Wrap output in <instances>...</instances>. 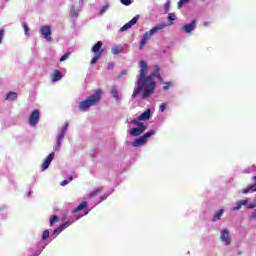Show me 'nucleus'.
Returning a JSON list of instances; mask_svg holds the SVG:
<instances>
[{
    "label": "nucleus",
    "instance_id": "nucleus-43",
    "mask_svg": "<svg viewBox=\"0 0 256 256\" xmlns=\"http://www.w3.org/2000/svg\"><path fill=\"white\" fill-rule=\"evenodd\" d=\"M60 133H63L64 135H66L67 130H65V129H63V128H62V130H61V132H60Z\"/></svg>",
    "mask_w": 256,
    "mask_h": 256
},
{
    "label": "nucleus",
    "instance_id": "nucleus-9",
    "mask_svg": "<svg viewBox=\"0 0 256 256\" xmlns=\"http://www.w3.org/2000/svg\"><path fill=\"white\" fill-rule=\"evenodd\" d=\"M53 159H55V153H50L42 163V171H46V169H49V166L51 165Z\"/></svg>",
    "mask_w": 256,
    "mask_h": 256
},
{
    "label": "nucleus",
    "instance_id": "nucleus-10",
    "mask_svg": "<svg viewBox=\"0 0 256 256\" xmlns=\"http://www.w3.org/2000/svg\"><path fill=\"white\" fill-rule=\"evenodd\" d=\"M73 223H75V220L61 224L58 228H56L53 231V235H59V233H62L63 231H65V229H67V227H69L70 225H73Z\"/></svg>",
    "mask_w": 256,
    "mask_h": 256
},
{
    "label": "nucleus",
    "instance_id": "nucleus-18",
    "mask_svg": "<svg viewBox=\"0 0 256 256\" xmlns=\"http://www.w3.org/2000/svg\"><path fill=\"white\" fill-rule=\"evenodd\" d=\"M101 47H103V42L102 41H98L91 49L92 53H100L99 51H101Z\"/></svg>",
    "mask_w": 256,
    "mask_h": 256
},
{
    "label": "nucleus",
    "instance_id": "nucleus-39",
    "mask_svg": "<svg viewBox=\"0 0 256 256\" xmlns=\"http://www.w3.org/2000/svg\"><path fill=\"white\" fill-rule=\"evenodd\" d=\"M65 185H69V180H64L61 182L62 187H65Z\"/></svg>",
    "mask_w": 256,
    "mask_h": 256
},
{
    "label": "nucleus",
    "instance_id": "nucleus-3",
    "mask_svg": "<svg viewBox=\"0 0 256 256\" xmlns=\"http://www.w3.org/2000/svg\"><path fill=\"white\" fill-rule=\"evenodd\" d=\"M102 95H103V91L101 89L96 90L94 94H92L86 100L79 103L78 109L80 111H87L89 107H93V105H97V103L101 101Z\"/></svg>",
    "mask_w": 256,
    "mask_h": 256
},
{
    "label": "nucleus",
    "instance_id": "nucleus-13",
    "mask_svg": "<svg viewBox=\"0 0 256 256\" xmlns=\"http://www.w3.org/2000/svg\"><path fill=\"white\" fill-rule=\"evenodd\" d=\"M63 79V74L59 70H54V73L52 74L51 81L53 83H56V81H61Z\"/></svg>",
    "mask_w": 256,
    "mask_h": 256
},
{
    "label": "nucleus",
    "instance_id": "nucleus-7",
    "mask_svg": "<svg viewBox=\"0 0 256 256\" xmlns=\"http://www.w3.org/2000/svg\"><path fill=\"white\" fill-rule=\"evenodd\" d=\"M220 240L225 245H231V235L229 234V230L223 229L220 234Z\"/></svg>",
    "mask_w": 256,
    "mask_h": 256
},
{
    "label": "nucleus",
    "instance_id": "nucleus-24",
    "mask_svg": "<svg viewBox=\"0 0 256 256\" xmlns=\"http://www.w3.org/2000/svg\"><path fill=\"white\" fill-rule=\"evenodd\" d=\"M250 191H256V184L250 185L248 188L243 189L242 193L244 195H247V193H249Z\"/></svg>",
    "mask_w": 256,
    "mask_h": 256
},
{
    "label": "nucleus",
    "instance_id": "nucleus-25",
    "mask_svg": "<svg viewBox=\"0 0 256 256\" xmlns=\"http://www.w3.org/2000/svg\"><path fill=\"white\" fill-rule=\"evenodd\" d=\"M112 53L113 55H119V53H123V47L113 46Z\"/></svg>",
    "mask_w": 256,
    "mask_h": 256
},
{
    "label": "nucleus",
    "instance_id": "nucleus-15",
    "mask_svg": "<svg viewBox=\"0 0 256 256\" xmlns=\"http://www.w3.org/2000/svg\"><path fill=\"white\" fill-rule=\"evenodd\" d=\"M249 204V200H242V201H238L236 202V206H234L232 208V211H239V209H241V206L243 205L244 207H247V205Z\"/></svg>",
    "mask_w": 256,
    "mask_h": 256
},
{
    "label": "nucleus",
    "instance_id": "nucleus-42",
    "mask_svg": "<svg viewBox=\"0 0 256 256\" xmlns=\"http://www.w3.org/2000/svg\"><path fill=\"white\" fill-rule=\"evenodd\" d=\"M68 127H69V123H65L62 129H65V131H67Z\"/></svg>",
    "mask_w": 256,
    "mask_h": 256
},
{
    "label": "nucleus",
    "instance_id": "nucleus-44",
    "mask_svg": "<svg viewBox=\"0 0 256 256\" xmlns=\"http://www.w3.org/2000/svg\"><path fill=\"white\" fill-rule=\"evenodd\" d=\"M70 181H73V176H70Z\"/></svg>",
    "mask_w": 256,
    "mask_h": 256
},
{
    "label": "nucleus",
    "instance_id": "nucleus-16",
    "mask_svg": "<svg viewBox=\"0 0 256 256\" xmlns=\"http://www.w3.org/2000/svg\"><path fill=\"white\" fill-rule=\"evenodd\" d=\"M17 97H19V95L16 92L10 91L6 95V101H17Z\"/></svg>",
    "mask_w": 256,
    "mask_h": 256
},
{
    "label": "nucleus",
    "instance_id": "nucleus-38",
    "mask_svg": "<svg viewBox=\"0 0 256 256\" xmlns=\"http://www.w3.org/2000/svg\"><path fill=\"white\" fill-rule=\"evenodd\" d=\"M115 67V64L113 62L108 63L107 69L108 71H111Z\"/></svg>",
    "mask_w": 256,
    "mask_h": 256
},
{
    "label": "nucleus",
    "instance_id": "nucleus-2",
    "mask_svg": "<svg viewBox=\"0 0 256 256\" xmlns=\"http://www.w3.org/2000/svg\"><path fill=\"white\" fill-rule=\"evenodd\" d=\"M175 19H177V15H175V13H169L168 24L165 22L160 23L157 26L150 29L149 31L145 32L139 43L140 51H143V47L147 45V41L151 40V38L153 37V35H155V33L162 31V29H165L167 25H173V21H175Z\"/></svg>",
    "mask_w": 256,
    "mask_h": 256
},
{
    "label": "nucleus",
    "instance_id": "nucleus-34",
    "mask_svg": "<svg viewBox=\"0 0 256 256\" xmlns=\"http://www.w3.org/2000/svg\"><path fill=\"white\" fill-rule=\"evenodd\" d=\"M120 3H122V5L129 6L133 3V0H120Z\"/></svg>",
    "mask_w": 256,
    "mask_h": 256
},
{
    "label": "nucleus",
    "instance_id": "nucleus-14",
    "mask_svg": "<svg viewBox=\"0 0 256 256\" xmlns=\"http://www.w3.org/2000/svg\"><path fill=\"white\" fill-rule=\"evenodd\" d=\"M151 118V110L147 109L146 111H144L139 117V121H148V119Z\"/></svg>",
    "mask_w": 256,
    "mask_h": 256
},
{
    "label": "nucleus",
    "instance_id": "nucleus-37",
    "mask_svg": "<svg viewBox=\"0 0 256 256\" xmlns=\"http://www.w3.org/2000/svg\"><path fill=\"white\" fill-rule=\"evenodd\" d=\"M165 109H167V103H162L159 107V111H161L163 113V111H165Z\"/></svg>",
    "mask_w": 256,
    "mask_h": 256
},
{
    "label": "nucleus",
    "instance_id": "nucleus-32",
    "mask_svg": "<svg viewBox=\"0 0 256 256\" xmlns=\"http://www.w3.org/2000/svg\"><path fill=\"white\" fill-rule=\"evenodd\" d=\"M71 56V52H68L66 54H64L61 58H60V63H63V61H67V59Z\"/></svg>",
    "mask_w": 256,
    "mask_h": 256
},
{
    "label": "nucleus",
    "instance_id": "nucleus-20",
    "mask_svg": "<svg viewBox=\"0 0 256 256\" xmlns=\"http://www.w3.org/2000/svg\"><path fill=\"white\" fill-rule=\"evenodd\" d=\"M101 55H103V50H101L100 52H98L94 55V57L90 61L91 65H95V63H97V61H99V59H101Z\"/></svg>",
    "mask_w": 256,
    "mask_h": 256
},
{
    "label": "nucleus",
    "instance_id": "nucleus-4",
    "mask_svg": "<svg viewBox=\"0 0 256 256\" xmlns=\"http://www.w3.org/2000/svg\"><path fill=\"white\" fill-rule=\"evenodd\" d=\"M155 133H156L155 130H150L147 133H145L143 136L136 138L132 143L133 147H141V145H145L149 137H152V135H155Z\"/></svg>",
    "mask_w": 256,
    "mask_h": 256
},
{
    "label": "nucleus",
    "instance_id": "nucleus-36",
    "mask_svg": "<svg viewBox=\"0 0 256 256\" xmlns=\"http://www.w3.org/2000/svg\"><path fill=\"white\" fill-rule=\"evenodd\" d=\"M3 37H5V30L4 29H0V45L3 41Z\"/></svg>",
    "mask_w": 256,
    "mask_h": 256
},
{
    "label": "nucleus",
    "instance_id": "nucleus-1",
    "mask_svg": "<svg viewBox=\"0 0 256 256\" xmlns=\"http://www.w3.org/2000/svg\"><path fill=\"white\" fill-rule=\"evenodd\" d=\"M161 68L159 65L154 66V71L150 76L147 75V62L145 60H140V73L138 75V80L136 82V87L132 93V99H135L141 91H143L142 99H149L153 93H155V80L154 77H157L159 81H163V77H161Z\"/></svg>",
    "mask_w": 256,
    "mask_h": 256
},
{
    "label": "nucleus",
    "instance_id": "nucleus-35",
    "mask_svg": "<svg viewBox=\"0 0 256 256\" xmlns=\"http://www.w3.org/2000/svg\"><path fill=\"white\" fill-rule=\"evenodd\" d=\"M23 29H24L25 35H29V26L27 25V23L23 24Z\"/></svg>",
    "mask_w": 256,
    "mask_h": 256
},
{
    "label": "nucleus",
    "instance_id": "nucleus-45",
    "mask_svg": "<svg viewBox=\"0 0 256 256\" xmlns=\"http://www.w3.org/2000/svg\"><path fill=\"white\" fill-rule=\"evenodd\" d=\"M254 181H256V176L253 177Z\"/></svg>",
    "mask_w": 256,
    "mask_h": 256
},
{
    "label": "nucleus",
    "instance_id": "nucleus-33",
    "mask_svg": "<svg viewBox=\"0 0 256 256\" xmlns=\"http://www.w3.org/2000/svg\"><path fill=\"white\" fill-rule=\"evenodd\" d=\"M49 235H50L49 230H45L42 234V240L46 241V239H49Z\"/></svg>",
    "mask_w": 256,
    "mask_h": 256
},
{
    "label": "nucleus",
    "instance_id": "nucleus-23",
    "mask_svg": "<svg viewBox=\"0 0 256 256\" xmlns=\"http://www.w3.org/2000/svg\"><path fill=\"white\" fill-rule=\"evenodd\" d=\"M64 138H65V134L60 132V135L58 137V141H57V144H56V151H59V149H61V141H63Z\"/></svg>",
    "mask_w": 256,
    "mask_h": 256
},
{
    "label": "nucleus",
    "instance_id": "nucleus-6",
    "mask_svg": "<svg viewBox=\"0 0 256 256\" xmlns=\"http://www.w3.org/2000/svg\"><path fill=\"white\" fill-rule=\"evenodd\" d=\"M40 33H41L43 39H46V41H53V37H51V27L42 26L40 28Z\"/></svg>",
    "mask_w": 256,
    "mask_h": 256
},
{
    "label": "nucleus",
    "instance_id": "nucleus-27",
    "mask_svg": "<svg viewBox=\"0 0 256 256\" xmlns=\"http://www.w3.org/2000/svg\"><path fill=\"white\" fill-rule=\"evenodd\" d=\"M131 123H133V125H137V127H145V124H143L139 118L131 120Z\"/></svg>",
    "mask_w": 256,
    "mask_h": 256
},
{
    "label": "nucleus",
    "instance_id": "nucleus-28",
    "mask_svg": "<svg viewBox=\"0 0 256 256\" xmlns=\"http://www.w3.org/2000/svg\"><path fill=\"white\" fill-rule=\"evenodd\" d=\"M58 221H59V216L52 215L50 218V225L53 226V225H55V223H58Z\"/></svg>",
    "mask_w": 256,
    "mask_h": 256
},
{
    "label": "nucleus",
    "instance_id": "nucleus-41",
    "mask_svg": "<svg viewBox=\"0 0 256 256\" xmlns=\"http://www.w3.org/2000/svg\"><path fill=\"white\" fill-rule=\"evenodd\" d=\"M250 219H256V209L252 212Z\"/></svg>",
    "mask_w": 256,
    "mask_h": 256
},
{
    "label": "nucleus",
    "instance_id": "nucleus-12",
    "mask_svg": "<svg viewBox=\"0 0 256 256\" xmlns=\"http://www.w3.org/2000/svg\"><path fill=\"white\" fill-rule=\"evenodd\" d=\"M195 27H197V21L193 20L191 23L184 25L182 29L185 33H191Z\"/></svg>",
    "mask_w": 256,
    "mask_h": 256
},
{
    "label": "nucleus",
    "instance_id": "nucleus-8",
    "mask_svg": "<svg viewBox=\"0 0 256 256\" xmlns=\"http://www.w3.org/2000/svg\"><path fill=\"white\" fill-rule=\"evenodd\" d=\"M147 130V126H138L137 128H133L130 130V135L132 137H139V135H143Z\"/></svg>",
    "mask_w": 256,
    "mask_h": 256
},
{
    "label": "nucleus",
    "instance_id": "nucleus-31",
    "mask_svg": "<svg viewBox=\"0 0 256 256\" xmlns=\"http://www.w3.org/2000/svg\"><path fill=\"white\" fill-rule=\"evenodd\" d=\"M107 9H109V4H106L100 9L99 15H104L107 12Z\"/></svg>",
    "mask_w": 256,
    "mask_h": 256
},
{
    "label": "nucleus",
    "instance_id": "nucleus-40",
    "mask_svg": "<svg viewBox=\"0 0 256 256\" xmlns=\"http://www.w3.org/2000/svg\"><path fill=\"white\" fill-rule=\"evenodd\" d=\"M256 208V204L252 203L250 205H248L247 209H255Z\"/></svg>",
    "mask_w": 256,
    "mask_h": 256
},
{
    "label": "nucleus",
    "instance_id": "nucleus-26",
    "mask_svg": "<svg viewBox=\"0 0 256 256\" xmlns=\"http://www.w3.org/2000/svg\"><path fill=\"white\" fill-rule=\"evenodd\" d=\"M70 17H79V10L72 6L70 9Z\"/></svg>",
    "mask_w": 256,
    "mask_h": 256
},
{
    "label": "nucleus",
    "instance_id": "nucleus-11",
    "mask_svg": "<svg viewBox=\"0 0 256 256\" xmlns=\"http://www.w3.org/2000/svg\"><path fill=\"white\" fill-rule=\"evenodd\" d=\"M139 21V15L133 17L129 22H127L123 27H121L120 31H127L131 29L133 25H136Z\"/></svg>",
    "mask_w": 256,
    "mask_h": 256
},
{
    "label": "nucleus",
    "instance_id": "nucleus-29",
    "mask_svg": "<svg viewBox=\"0 0 256 256\" xmlns=\"http://www.w3.org/2000/svg\"><path fill=\"white\" fill-rule=\"evenodd\" d=\"M173 86L172 82H165L163 86V91H169V89Z\"/></svg>",
    "mask_w": 256,
    "mask_h": 256
},
{
    "label": "nucleus",
    "instance_id": "nucleus-17",
    "mask_svg": "<svg viewBox=\"0 0 256 256\" xmlns=\"http://www.w3.org/2000/svg\"><path fill=\"white\" fill-rule=\"evenodd\" d=\"M87 205H88L87 201H83L74 210H72V213H79V211H83V209H87Z\"/></svg>",
    "mask_w": 256,
    "mask_h": 256
},
{
    "label": "nucleus",
    "instance_id": "nucleus-30",
    "mask_svg": "<svg viewBox=\"0 0 256 256\" xmlns=\"http://www.w3.org/2000/svg\"><path fill=\"white\" fill-rule=\"evenodd\" d=\"M170 7H171V0H167L166 4L164 5L165 13H169Z\"/></svg>",
    "mask_w": 256,
    "mask_h": 256
},
{
    "label": "nucleus",
    "instance_id": "nucleus-22",
    "mask_svg": "<svg viewBox=\"0 0 256 256\" xmlns=\"http://www.w3.org/2000/svg\"><path fill=\"white\" fill-rule=\"evenodd\" d=\"M111 95L116 99V101H119V90H117V86H112L111 88Z\"/></svg>",
    "mask_w": 256,
    "mask_h": 256
},
{
    "label": "nucleus",
    "instance_id": "nucleus-21",
    "mask_svg": "<svg viewBox=\"0 0 256 256\" xmlns=\"http://www.w3.org/2000/svg\"><path fill=\"white\" fill-rule=\"evenodd\" d=\"M223 213H225V210H223V209H220L219 211H217V212L214 214V217L212 218V221H213V222L219 221V219H221V217H223Z\"/></svg>",
    "mask_w": 256,
    "mask_h": 256
},
{
    "label": "nucleus",
    "instance_id": "nucleus-5",
    "mask_svg": "<svg viewBox=\"0 0 256 256\" xmlns=\"http://www.w3.org/2000/svg\"><path fill=\"white\" fill-rule=\"evenodd\" d=\"M39 119H41V112L39 110H33L29 116L28 123L31 127H35L39 123Z\"/></svg>",
    "mask_w": 256,
    "mask_h": 256
},
{
    "label": "nucleus",
    "instance_id": "nucleus-19",
    "mask_svg": "<svg viewBox=\"0 0 256 256\" xmlns=\"http://www.w3.org/2000/svg\"><path fill=\"white\" fill-rule=\"evenodd\" d=\"M103 189V187L96 188L88 195L89 199H93V197H97V195L103 193Z\"/></svg>",
    "mask_w": 256,
    "mask_h": 256
}]
</instances>
